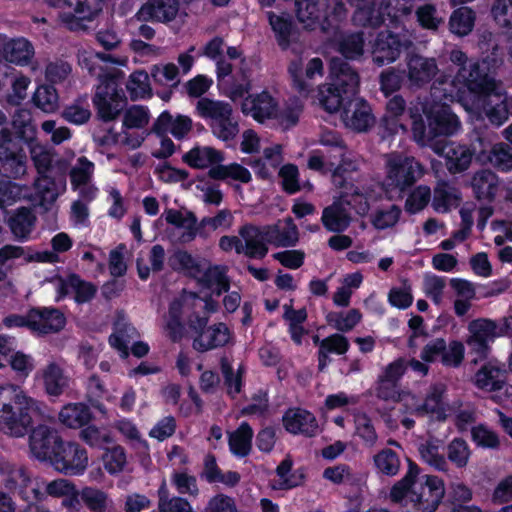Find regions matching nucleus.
Here are the masks:
<instances>
[{
  "instance_id": "774afa93",
  "label": "nucleus",
  "mask_w": 512,
  "mask_h": 512,
  "mask_svg": "<svg viewBox=\"0 0 512 512\" xmlns=\"http://www.w3.org/2000/svg\"><path fill=\"white\" fill-rule=\"evenodd\" d=\"M491 13L496 23L503 28H512V0H496Z\"/></svg>"
},
{
  "instance_id": "052dcab7",
  "label": "nucleus",
  "mask_w": 512,
  "mask_h": 512,
  "mask_svg": "<svg viewBox=\"0 0 512 512\" xmlns=\"http://www.w3.org/2000/svg\"><path fill=\"white\" fill-rule=\"evenodd\" d=\"M415 15L420 27L426 30H437L443 22L441 17L437 16V9L434 4H424L416 8Z\"/></svg>"
},
{
  "instance_id": "6e6552de",
  "label": "nucleus",
  "mask_w": 512,
  "mask_h": 512,
  "mask_svg": "<svg viewBox=\"0 0 512 512\" xmlns=\"http://www.w3.org/2000/svg\"><path fill=\"white\" fill-rule=\"evenodd\" d=\"M422 175V165L414 157L395 156L387 161L386 184L390 190L405 192Z\"/></svg>"
},
{
  "instance_id": "a878e982",
  "label": "nucleus",
  "mask_w": 512,
  "mask_h": 512,
  "mask_svg": "<svg viewBox=\"0 0 512 512\" xmlns=\"http://www.w3.org/2000/svg\"><path fill=\"white\" fill-rule=\"evenodd\" d=\"M239 235L244 239V254L251 259H263L268 253V243L264 232L254 225H244L239 230Z\"/></svg>"
},
{
  "instance_id": "6ab92c4d",
  "label": "nucleus",
  "mask_w": 512,
  "mask_h": 512,
  "mask_svg": "<svg viewBox=\"0 0 512 512\" xmlns=\"http://www.w3.org/2000/svg\"><path fill=\"white\" fill-rule=\"evenodd\" d=\"M31 332L48 335L60 332L66 325L64 314L55 307H31Z\"/></svg>"
},
{
  "instance_id": "ddd939ff",
  "label": "nucleus",
  "mask_w": 512,
  "mask_h": 512,
  "mask_svg": "<svg viewBox=\"0 0 512 512\" xmlns=\"http://www.w3.org/2000/svg\"><path fill=\"white\" fill-rule=\"evenodd\" d=\"M62 441L58 431L47 425L30 429L29 448L33 457L41 462L49 463Z\"/></svg>"
},
{
  "instance_id": "cd10ccee",
  "label": "nucleus",
  "mask_w": 512,
  "mask_h": 512,
  "mask_svg": "<svg viewBox=\"0 0 512 512\" xmlns=\"http://www.w3.org/2000/svg\"><path fill=\"white\" fill-rule=\"evenodd\" d=\"M479 47L487 55L478 61H485L488 64L489 75L495 79L496 69L504 62V48L497 42L496 35L490 31H484L480 35Z\"/></svg>"
},
{
  "instance_id": "09e8293b",
  "label": "nucleus",
  "mask_w": 512,
  "mask_h": 512,
  "mask_svg": "<svg viewBox=\"0 0 512 512\" xmlns=\"http://www.w3.org/2000/svg\"><path fill=\"white\" fill-rule=\"evenodd\" d=\"M221 372L224 378V385L227 388V394L232 398H235V396L241 392L243 387L244 367L242 365L239 366L235 373L231 364L223 359L221 361Z\"/></svg>"
},
{
  "instance_id": "f03ea898",
  "label": "nucleus",
  "mask_w": 512,
  "mask_h": 512,
  "mask_svg": "<svg viewBox=\"0 0 512 512\" xmlns=\"http://www.w3.org/2000/svg\"><path fill=\"white\" fill-rule=\"evenodd\" d=\"M330 83L320 89V103L328 113L341 112L345 118L349 117L351 106L354 103L350 122L354 130L367 131L374 116L369 103L363 98H357L360 77L358 72L341 58L333 57L329 63Z\"/></svg>"
},
{
  "instance_id": "13d9d810",
  "label": "nucleus",
  "mask_w": 512,
  "mask_h": 512,
  "mask_svg": "<svg viewBox=\"0 0 512 512\" xmlns=\"http://www.w3.org/2000/svg\"><path fill=\"white\" fill-rule=\"evenodd\" d=\"M472 441L484 449H498L500 440L497 433L489 429L485 424H478L471 429Z\"/></svg>"
},
{
  "instance_id": "9d476101",
  "label": "nucleus",
  "mask_w": 512,
  "mask_h": 512,
  "mask_svg": "<svg viewBox=\"0 0 512 512\" xmlns=\"http://www.w3.org/2000/svg\"><path fill=\"white\" fill-rule=\"evenodd\" d=\"M105 0H45L49 7L70 8L73 12L62 13L61 21L70 29L76 30L80 20H92L103 8Z\"/></svg>"
},
{
  "instance_id": "473e14b6",
  "label": "nucleus",
  "mask_w": 512,
  "mask_h": 512,
  "mask_svg": "<svg viewBox=\"0 0 512 512\" xmlns=\"http://www.w3.org/2000/svg\"><path fill=\"white\" fill-rule=\"evenodd\" d=\"M92 418L90 407L84 403H69L59 413V420L69 428H82L89 424Z\"/></svg>"
},
{
  "instance_id": "a211bd4d",
  "label": "nucleus",
  "mask_w": 512,
  "mask_h": 512,
  "mask_svg": "<svg viewBox=\"0 0 512 512\" xmlns=\"http://www.w3.org/2000/svg\"><path fill=\"white\" fill-rule=\"evenodd\" d=\"M181 0H147L136 13L142 22L168 24L176 19Z\"/></svg>"
},
{
  "instance_id": "39448f33",
  "label": "nucleus",
  "mask_w": 512,
  "mask_h": 512,
  "mask_svg": "<svg viewBox=\"0 0 512 512\" xmlns=\"http://www.w3.org/2000/svg\"><path fill=\"white\" fill-rule=\"evenodd\" d=\"M223 160L224 153L210 146H194L182 156V161L190 168L205 169L211 166L207 173L210 179L230 178L244 184L252 180L251 173L246 167L237 162L223 165Z\"/></svg>"
},
{
  "instance_id": "603ef678",
  "label": "nucleus",
  "mask_w": 512,
  "mask_h": 512,
  "mask_svg": "<svg viewBox=\"0 0 512 512\" xmlns=\"http://www.w3.org/2000/svg\"><path fill=\"white\" fill-rule=\"evenodd\" d=\"M401 214V208L398 205L393 204L388 210L377 209L373 214H371L370 221L377 230H385L395 226L398 223Z\"/></svg>"
},
{
  "instance_id": "7ed1b4c3",
  "label": "nucleus",
  "mask_w": 512,
  "mask_h": 512,
  "mask_svg": "<svg viewBox=\"0 0 512 512\" xmlns=\"http://www.w3.org/2000/svg\"><path fill=\"white\" fill-rule=\"evenodd\" d=\"M416 143L434 148L437 138L458 132L461 122L450 105L437 101L411 102L407 108Z\"/></svg>"
},
{
  "instance_id": "4c0bfd02",
  "label": "nucleus",
  "mask_w": 512,
  "mask_h": 512,
  "mask_svg": "<svg viewBox=\"0 0 512 512\" xmlns=\"http://www.w3.org/2000/svg\"><path fill=\"white\" fill-rule=\"evenodd\" d=\"M35 219V216L29 208L20 207L8 218L7 224L12 234L18 240L25 241L31 233Z\"/></svg>"
},
{
  "instance_id": "49530a36",
  "label": "nucleus",
  "mask_w": 512,
  "mask_h": 512,
  "mask_svg": "<svg viewBox=\"0 0 512 512\" xmlns=\"http://www.w3.org/2000/svg\"><path fill=\"white\" fill-rule=\"evenodd\" d=\"M377 473L385 476H395L400 469V458L396 451L390 448H383L373 457Z\"/></svg>"
},
{
  "instance_id": "a18cd8bd",
  "label": "nucleus",
  "mask_w": 512,
  "mask_h": 512,
  "mask_svg": "<svg viewBox=\"0 0 512 512\" xmlns=\"http://www.w3.org/2000/svg\"><path fill=\"white\" fill-rule=\"evenodd\" d=\"M293 460L287 455L277 466L276 475L280 478L279 489L289 490L302 484L305 475L302 471L292 472Z\"/></svg>"
},
{
  "instance_id": "79ce46f5",
  "label": "nucleus",
  "mask_w": 512,
  "mask_h": 512,
  "mask_svg": "<svg viewBox=\"0 0 512 512\" xmlns=\"http://www.w3.org/2000/svg\"><path fill=\"white\" fill-rule=\"evenodd\" d=\"M32 102L44 113H54L59 108V95L55 86L43 84L37 87Z\"/></svg>"
},
{
  "instance_id": "0eeeda50",
  "label": "nucleus",
  "mask_w": 512,
  "mask_h": 512,
  "mask_svg": "<svg viewBox=\"0 0 512 512\" xmlns=\"http://www.w3.org/2000/svg\"><path fill=\"white\" fill-rule=\"evenodd\" d=\"M425 480L410 492L406 512H435L445 495V486L441 478L425 475Z\"/></svg>"
},
{
  "instance_id": "9b49d317",
  "label": "nucleus",
  "mask_w": 512,
  "mask_h": 512,
  "mask_svg": "<svg viewBox=\"0 0 512 512\" xmlns=\"http://www.w3.org/2000/svg\"><path fill=\"white\" fill-rule=\"evenodd\" d=\"M433 149L445 159L446 167L452 174L466 171L477 153L474 145L454 141L436 142Z\"/></svg>"
},
{
  "instance_id": "e433bc0d",
  "label": "nucleus",
  "mask_w": 512,
  "mask_h": 512,
  "mask_svg": "<svg viewBox=\"0 0 512 512\" xmlns=\"http://www.w3.org/2000/svg\"><path fill=\"white\" fill-rule=\"evenodd\" d=\"M7 61L17 64L26 65L34 56V47L30 41L20 37L7 42L3 48Z\"/></svg>"
},
{
  "instance_id": "72a5a7b5",
  "label": "nucleus",
  "mask_w": 512,
  "mask_h": 512,
  "mask_svg": "<svg viewBox=\"0 0 512 512\" xmlns=\"http://www.w3.org/2000/svg\"><path fill=\"white\" fill-rule=\"evenodd\" d=\"M254 432L248 422H242L238 428L229 435L228 445L230 452L238 457H247L252 450Z\"/></svg>"
},
{
  "instance_id": "ea45409f",
  "label": "nucleus",
  "mask_w": 512,
  "mask_h": 512,
  "mask_svg": "<svg viewBox=\"0 0 512 512\" xmlns=\"http://www.w3.org/2000/svg\"><path fill=\"white\" fill-rule=\"evenodd\" d=\"M173 271L182 272L190 278H198L202 272V265L186 250L175 251L168 259Z\"/></svg>"
},
{
  "instance_id": "423d86ee",
  "label": "nucleus",
  "mask_w": 512,
  "mask_h": 512,
  "mask_svg": "<svg viewBox=\"0 0 512 512\" xmlns=\"http://www.w3.org/2000/svg\"><path fill=\"white\" fill-rule=\"evenodd\" d=\"M32 400L16 395L13 402L4 403L0 409V430L13 437H23L32 428Z\"/></svg>"
},
{
  "instance_id": "bf43d9fd",
  "label": "nucleus",
  "mask_w": 512,
  "mask_h": 512,
  "mask_svg": "<svg viewBox=\"0 0 512 512\" xmlns=\"http://www.w3.org/2000/svg\"><path fill=\"white\" fill-rule=\"evenodd\" d=\"M470 449L467 442L460 437L454 438L447 447L448 459L456 465L457 468H464L470 458Z\"/></svg>"
},
{
  "instance_id": "864d4df0",
  "label": "nucleus",
  "mask_w": 512,
  "mask_h": 512,
  "mask_svg": "<svg viewBox=\"0 0 512 512\" xmlns=\"http://www.w3.org/2000/svg\"><path fill=\"white\" fill-rule=\"evenodd\" d=\"M71 289L74 291V301L77 304H84L91 301L97 292L96 286L88 281L83 280L78 274H70Z\"/></svg>"
},
{
  "instance_id": "338daca9",
  "label": "nucleus",
  "mask_w": 512,
  "mask_h": 512,
  "mask_svg": "<svg viewBox=\"0 0 512 512\" xmlns=\"http://www.w3.org/2000/svg\"><path fill=\"white\" fill-rule=\"evenodd\" d=\"M81 499L91 512H106L107 495L103 491L86 487L82 490Z\"/></svg>"
},
{
  "instance_id": "2f4dec72",
  "label": "nucleus",
  "mask_w": 512,
  "mask_h": 512,
  "mask_svg": "<svg viewBox=\"0 0 512 512\" xmlns=\"http://www.w3.org/2000/svg\"><path fill=\"white\" fill-rule=\"evenodd\" d=\"M264 236L268 243L276 247L295 246L299 239L297 226L293 223L291 218L286 221V226L283 228L276 224L268 226L264 232Z\"/></svg>"
},
{
  "instance_id": "6e6d98bb",
  "label": "nucleus",
  "mask_w": 512,
  "mask_h": 512,
  "mask_svg": "<svg viewBox=\"0 0 512 512\" xmlns=\"http://www.w3.org/2000/svg\"><path fill=\"white\" fill-rule=\"evenodd\" d=\"M281 178V188L287 195H294L301 190L299 169L292 163L284 164L278 172Z\"/></svg>"
},
{
  "instance_id": "de8ad7c7",
  "label": "nucleus",
  "mask_w": 512,
  "mask_h": 512,
  "mask_svg": "<svg viewBox=\"0 0 512 512\" xmlns=\"http://www.w3.org/2000/svg\"><path fill=\"white\" fill-rule=\"evenodd\" d=\"M94 167V163L85 156H81L77 159V164L72 167L69 173L73 190H77L82 185H87L90 182Z\"/></svg>"
},
{
  "instance_id": "c03bdc74",
  "label": "nucleus",
  "mask_w": 512,
  "mask_h": 512,
  "mask_svg": "<svg viewBox=\"0 0 512 512\" xmlns=\"http://www.w3.org/2000/svg\"><path fill=\"white\" fill-rule=\"evenodd\" d=\"M415 0H387L383 2L386 18L389 25L393 28H399L403 25V18L411 15L414 9Z\"/></svg>"
},
{
  "instance_id": "f3484780",
  "label": "nucleus",
  "mask_w": 512,
  "mask_h": 512,
  "mask_svg": "<svg viewBox=\"0 0 512 512\" xmlns=\"http://www.w3.org/2000/svg\"><path fill=\"white\" fill-rule=\"evenodd\" d=\"M193 129L191 117L177 113L172 115L170 111L163 110L153 122L150 133L165 135L170 133L177 140H184Z\"/></svg>"
},
{
  "instance_id": "393cba45",
  "label": "nucleus",
  "mask_w": 512,
  "mask_h": 512,
  "mask_svg": "<svg viewBox=\"0 0 512 512\" xmlns=\"http://www.w3.org/2000/svg\"><path fill=\"white\" fill-rule=\"evenodd\" d=\"M386 19L383 2L377 0L357 6L352 16L355 25L365 28H378Z\"/></svg>"
},
{
  "instance_id": "1a4fd4ad",
  "label": "nucleus",
  "mask_w": 512,
  "mask_h": 512,
  "mask_svg": "<svg viewBox=\"0 0 512 512\" xmlns=\"http://www.w3.org/2000/svg\"><path fill=\"white\" fill-rule=\"evenodd\" d=\"M55 454L49 464L64 475H82L88 466L87 451L76 442L63 440Z\"/></svg>"
},
{
  "instance_id": "f257e3e1",
  "label": "nucleus",
  "mask_w": 512,
  "mask_h": 512,
  "mask_svg": "<svg viewBox=\"0 0 512 512\" xmlns=\"http://www.w3.org/2000/svg\"><path fill=\"white\" fill-rule=\"evenodd\" d=\"M450 60L459 66L455 80L467 88L471 109L491 125L502 126L512 116V95L500 90L496 79L489 75L488 64L468 60L466 53L459 49L451 51Z\"/></svg>"
},
{
  "instance_id": "f8f14e48",
  "label": "nucleus",
  "mask_w": 512,
  "mask_h": 512,
  "mask_svg": "<svg viewBox=\"0 0 512 512\" xmlns=\"http://www.w3.org/2000/svg\"><path fill=\"white\" fill-rule=\"evenodd\" d=\"M470 333L467 344L471 352L477 355L480 360L488 357L490 352V343L500 334V327L491 319L479 318L472 320L468 325Z\"/></svg>"
},
{
  "instance_id": "f704fd0d",
  "label": "nucleus",
  "mask_w": 512,
  "mask_h": 512,
  "mask_svg": "<svg viewBox=\"0 0 512 512\" xmlns=\"http://www.w3.org/2000/svg\"><path fill=\"white\" fill-rule=\"evenodd\" d=\"M350 220L349 214L340 203H333L323 209L321 221L329 232H344L349 227Z\"/></svg>"
},
{
  "instance_id": "412c9836",
  "label": "nucleus",
  "mask_w": 512,
  "mask_h": 512,
  "mask_svg": "<svg viewBox=\"0 0 512 512\" xmlns=\"http://www.w3.org/2000/svg\"><path fill=\"white\" fill-rule=\"evenodd\" d=\"M407 77L411 86L423 87L437 74L438 67L434 58H426L419 54H411L407 61Z\"/></svg>"
},
{
  "instance_id": "3c124183",
  "label": "nucleus",
  "mask_w": 512,
  "mask_h": 512,
  "mask_svg": "<svg viewBox=\"0 0 512 512\" xmlns=\"http://www.w3.org/2000/svg\"><path fill=\"white\" fill-rule=\"evenodd\" d=\"M487 158L498 171L509 172L512 170V147L506 143L495 144Z\"/></svg>"
},
{
  "instance_id": "b1692460",
  "label": "nucleus",
  "mask_w": 512,
  "mask_h": 512,
  "mask_svg": "<svg viewBox=\"0 0 512 512\" xmlns=\"http://www.w3.org/2000/svg\"><path fill=\"white\" fill-rule=\"evenodd\" d=\"M334 49L345 60H359L364 54L365 37L363 32H340L332 40Z\"/></svg>"
},
{
  "instance_id": "0e129e2a",
  "label": "nucleus",
  "mask_w": 512,
  "mask_h": 512,
  "mask_svg": "<svg viewBox=\"0 0 512 512\" xmlns=\"http://www.w3.org/2000/svg\"><path fill=\"white\" fill-rule=\"evenodd\" d=\"M209 125L213 135L224 142L232 141L239 133V124L233 115Z\"/></svg>"
},
{
  "instance_id": "4d7b16f0",
  "label": "nucleus",
  "mask_w": 512,
  "mask_h": 512,
  "mask_svg": "<svg viewBox=\"0 0 512 512\" xmlns=\"http://www.w3.org/2000/svg\"><path fill=\"white\" fill-rule=\"evenodd\" d=\"M405 71L393 67L383 70L379 76L380 90L387 97L398 91L403 83Z\"/></svg>"
},
{
  "instance_id": "c9c22d12",
  "label": "nucleus",
  "mask_w": 512,
  "mask_h": 512,
  "mask_svg": "<svg viewBox=\"0 0 512 512\" xmlns=\"http://www.w3.org/2000/svg\"><path fill=\"white\" fill-rule=\"evenodd\" d=\"M106 89L107 87H97L92 97L97 117L104 123L114 121L122 113V106L111 102Z\"/></svg>"
},
{
  "instance_id": "c85d7f7f",
  "label": "nucleus",
  "mask_w": 512,
  "mask_h": 512,
  "mask_svg": "<svg viewBox=\"0 0 512 512\" xmlns=\"http://www.w3.org/2000/svg\"><path fill=\"white\" fill-rule=\"evenodd\" d=\"M505 380V371L491 362L484 363L475 374V385L487 392L500 391Z\"/></svg>"
},
{
  "instance_id": "c756f323",
  "label": "nucleus",
  "mask_w": 512,
  "mask_h": 512,
  "mask_svg": "<svg viewBox=\"0 0 512 512\" xmlns=\"http://www.w3.org/2000/svg\"><path fill=\"white\" fill-rule=\"evenodd\" d=\"M350 344L346 336L334 333L320 341L318 349V370L324 371L331 362L329 354L343 355L349 350Z\"/></svg>"
},
{
  "instance_id": "7c9ffc66",
  "label": "nucleus",
  "mask_w": 512,
  "mask_h": 512,
  "mask_svg": "<svg viewBox=\"0 0 512 512\" xmlns=\"http://www.w3.org/2000/svg\"><path fill=\"white\" fill-rule=\"evenodd\" d=\"M471 186L477 200L492 202L498 191V177L491 170H481L473 175Z\"/></svg>"
},
{
  "instance_id": "a19ab883",
  "label": "nucleus",
  "mask_w": 512,
  "mask_h": 512,
  "mask_svg": "<svg viewBox=\"0 0 512 512\" xmlns=\"http://www.w3.org/2000/svg\"><path fill=\"white\" fill-rule=\"evenodd\" d=\"M475 19V12L471 8L467 6L459 7L450 16L449 30L455 35L466 36L473 30Z\"/></svg>"
},
{
  "instance_id": "680f3d73",
  "label": "nucleus",
  "mask_w": 512,
  "mask_h": 512,
  "mask_svg": "<svg viewBox=\"0 0 512 512\" xmlns=\"http://www.w3.org/2000/svg\"><path fill=\"white\" fill-rule=\"evenodd\" d=\"M464 356V344L459 340H452L448 345L445 342V351L442 353L440 362L445 367L457 368L462 364Z\"/></svg>"
},
{
  "instance_id": "2eb2a0df",
  "label": "nucleus",
  "mask_w": 512,
  "mask_h": 512,
  "mask_svg": "<svg viewBox=\"0 0 512 512\" xmlns=\"http://www.w3.org/2000/svg\"><path fill=\"white\" fill-rule=\"evenodd\" d=\"M295 13L298 21L305 25L306 29L320 28L324 32L335 30L339 26L331 22L328 12L319 0H294Z\"/></svg>"
},
{
  "instance_id": "4468645a",
  "label": "nucleus",
  "mask_w": 512,
  "mask_h": 512,
  "mask_svg": "<svg viewBox=\"0 0 512 512\" xmlns=\"http://www.w3.org/2000/svg\"><path fill=\"white\" fill-rule=\"evenodd\" d=\"M411 42L400 34L391 31H381L377 34L372 51L373 62L377 66L396 61L402 51L407 48Z\"/></svg>"
},
{
  "instance_id": "37998d69",
  "label": "nucleus",
  "mask_w": 512,
  "mask_h": 512,
  "mask_svg": "<svg viewBox=\"0 0 512 512\" xmlns=\"http://www.w3.org/2000/svg\"><path fill=\"white\" fill-rule=\"evenodd\" d=\"M45 391L49 396H60L68 386L63 370L55 363H50L43 371Z\"/></svg>"
},
{
  "instance_id": "4be33fe9",
  "label": "nucleus",
  "mask_w": 512,
  "mask_h": 512,
  "mask_svg": "<svg viewBox=\"0 0 512 512\" xmlns=\"http://www.w3.org/2000/svg\"><path fill=\"white\" fill-rule=\"evenodd\" d=\"M232 337V333L228 326L219 322L208 326L204 333L196 335L192 342V347L204 353L219 347L227 345Z\"/></svg>"
},
{
  "instance_id": "20e7f679",
  "label": "nucleus",
  "mask_w": 512,
  "mask_h": 512,
  "mask_svg": "<svg viewBox=\"0 0 512 512\" xmlns=\"http://www.w3.org/2000/svg\"><path fill=\"white\" fill-rule=\"evenodd\" d=\"M13 124L16 132L0 130V164L8 177L17 179L26 172V148L33 152L37 130L28 110H20Z\"/></svg>"
},
{
  "instance_id": "8fccbe9b",
  "label": "nucleus",
  "mask_w": 512,
  "mask_h": 512,
  "mask_svg": "<svg viewBox=\"0 0 512 512\" xmlns=\"http://www.w3.org/2000/svg\"><path fill=\"white\" fill-rule=\"evenodd\" d=\"M431 189L426 185H419L414 188L406 198L405 211L414 215L422 211L430 202Z\"/></svg>"
},
{
  "instance_id": "e2e57ef3",
  "label": "nucleus",
  "mask_w": 512,
  "mask_h": 512,
  "mask_svg": "<svg viewBox=\"0 0 512 512\" xmlns=\"http://www.w3.org/2000/svg\"><path fill=\"white\" fill-rule=\"evenodd\" d=\"M5 362L9 363L11 369L20 378H27L34 369V359L22 351L14 350Z\"/></svg>"
},
{
  "instance_id": "69168bd1",
  "label": "nucleus",
  "mask_w": 512,
  "mask_h": 512,
  "mask_svg": "<svg viewBox=\"0 0 512 512\" xmlns=\"http://www.w3.org/2000/svg\"><path fill=\"white\" fill-rule=\"evenodd\" d=\"M31 475L25 467L12 469L4 482L5 488L12 494L20 496L21 490L27 487Z\"/></svg>"
},
{
  "instance_id": "5fc2aeb1",
  "label": "nucleus",
  "mask_w": 512,
  "mask_h": 512,
  "mask_svg": "<svg viewBox=\"0 0 512 512\" xmlns=\"http://www.w3.org/2000/svg\"><path fill=\"white\" fill-rule=\"evenodd\" d=\"M126 89L130 94L132 100L138 97H144L146 94L151 93L149 77L144 70L134 71L126 83Z\"/></svg>"
},
{
  "instance_id": "5701e85b",
  "label": "nucleus",
  "mask_w": 512,
  "mask_h": 512,
  "mask_svg": "<svg viewBox=\"0 0 512 512\" xmlns=\"http://www.w3.org/2000/svg\"><path fill=\"white\" fill-rule=\"evenodd\" d=\"M266 17L277 45L281 50L286 51L297 34V26L292 16L288 13L276 14L273 11H267Z\"/></svg>"
},
{
  "instance_id": "dca6fc26",
  "label": "nucleus",
  "mask_w": 512,
  "mask_h": 512,
  "mask_svg": "<svg viewBox=\"0 0 512 512\" xmlns=\"http://www.w3.org/2000/svg\"><path fill=\"white\" fill-rule=\"evenodd\" d=\"M278 108L277 100L266 90L248 94L241 103L242 113L245 116H251L258 123L278 119Z\"/></svg>"
},
{
  "instance_id": "bb28decb",
  "label": "nucleus",
  "mask_w": 512,
  "mask_h": 512,
  "mask_svg": "<svg viewBox=\"0 0 512 512\" xmlns=\"http://www.w3.org/2000/svg\"><path fill=\"white\" fill-rule=\"evenodd\" d=\"M195 114L204 120H210V123H215L232 116L233 107L230 103L223 100L202 97L196 103Z\"/></svg>"
},
{
  "instance_id": "58836bf2",
  "label": "nucleus",
  "mask_w": 512,
  "mask_h": 512,
  "mask_svg": "<svg viewBox=\"0 0 512 512\" xmlns=\"http://www.w3.org/2000/svg\"><path fill=\"white\" fill-rule=\"evenodd\" d=\"M445 391L446 389L443 384H432L424 399V402L418 406L417 411L423 414H433L436 415L439 419H444L445 407L443 397Z\"/></svg>"
},
{
  "instance_id": "aec40b11",
  "label": "nucleus",
  "mask_w": 512,
  "mask_h": 512,
  "mask_svg": "<svg viewBox=\"0 0 512 512\" xmlns=\"http://www.w3.org/2000/svg\"><path fill=\"white\" fill-rule=\"evenodd\" d=\"M282 423L285 430L293 435H303L307 438H312L319 432V425L315 415L303 408L288 409L283 414Z\"/></svg>"
}]
</instances>
